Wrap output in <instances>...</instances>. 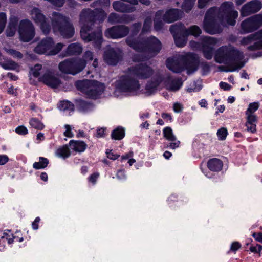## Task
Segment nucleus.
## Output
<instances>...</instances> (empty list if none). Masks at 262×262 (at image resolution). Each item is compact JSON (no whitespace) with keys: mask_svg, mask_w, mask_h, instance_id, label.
Masks as SVG:
<instances>
[{"mask_svg":"<svg viewBox=\"0 0 262 262\" xmlns=\"http://www.w3.org/2000/svg\"><path fill=\"white\" fill-rule=\"evenodd\" d=\"M152 74V69L142 63L128 69L126 75L122 76L116 83V90L127 95H135L140 88L135 79H145Z\"/></svg>","mask_w":262,"mask_h":262,"instance_id":"obj_1","label":"nucleus"},{"mask_svg":"<svg viewBox=\"0 0 262 262\" xmlns=\"http://www.w3.org/2000/svg\"><path fill=\"white\" fill-rule=\"evenodd\" d=\"M106 16L102 9H96L95 10H92L88 8L82 11L80 14V35L83 40L86 42L94 40L97 46L102 42L101 31H98L94 37L89 33V31L95 23L97 21L102 22Z\"/></svg>","mask_w":262,"mask_h":262,"instance_id":"obj_2","label":"nucleus"},{"mask_svg":"<svg viewBox=\"0 0 262 262\" xmlns=\"http://www.w3.org/2000/svg\"><path fill=\"white\" fill-rule=\"evenodd\" d=\"M239 52L231 46H223L216 52L214 59L219 63L228 64L229 67L226 72H233L242 68L244 66L243 63H237V58Z\"/></svg>","mask_w":262,"mask_h":262,"instance_id":"obj_3","label":"nucleus"},{"mask_svg":"<svg viewBox=\"0 0 262 262\" xmlns=\"http://www.w3.org/2000/svg\"><path fill=\"white\" fill-rule=\"evenodd\" d=\"M128 46L138 52H147L152 55L156 54L161 48V43L155 37H151L146 40H135L133 37L126 39Z\"/></svg>","mask_w":262,"mask_h":262,"instance_id":"obj_4","label":"nucleus"},{"mask_svg":"<svg viewBox=\"0 0 262 262\" xmlns=\"http://www.w3.org/2000/svg\"><path fill=\"white\" fill-rule=\"evenodd\" d=\"M182 85L183 81L180 78L172 79L169 76L163 78L158 77L147 84L146 90L147 93L151 94L164 86L170 91H177L180 89Z\"/></svg>","mask_w":262,"mask_h":262,"instance_id":"obj_5","label":"nucleus"},{"mask_svg":"<svg viewBox=\"0 0 262 262\" xmlns=\"http://www.w3.org/2000/svg\"><path fill=\"white\" fill-rule=\"evenodd\" d=\"M31 73L34 77H37L39 81L51 88H56L61 84L60 80L54 73L40 64H36L32 68Z\"/></svg>","mask_w":262,"mask_h":262,"instance_id":"obj_6","label":"nucleus"},{"mask_svg":"<svg viewBox=\"0 0 262 262\" xmlns=\"http://www.w3.org/2000/svg\"><path fill=\"white\" fill-rule=\"evenodd\" d=\"M53 29L54 32H59L64 38H70L74 34V29L69 18L58 13H53Z\"/></svg>","mask_w":262,"mask_h":262,"instance_id":"obj_7","label":"nucleus"},{"mask_svg":"<svg viewBox=\"0 0 262 262\" xmlns=\"http://www.w3.org/2000/svg\"><path fill=\"white\" fill-rule=\"evenodd\" d=\"M76 88L92 99H96L102 94L104 85L95 80H83L76 82Z\"/></svg>","mask_w":262,"mask_h":262,"instance_id":"obj_8","label":"nucleus"},{"mask_svg":"<svg viewBox=\"0 0 262 262\" xmlns=\"http://www.w3.org/2000/svg\"><path fill=\"white\" fill-rule=\"evenodd\" d=\"M63 45L58 43L55 45L51 38H46L39 42L34 49V52L40 54L54 55L58 53L63 48Z\"/></svg>","mask_w":262,"mask_h":262,"instance_id":"obj_9","label":"nucleus"},{"mask_svg":"<svg viewBox=\"0 0 262 262\" xmlns=\"http://www.w3.org/2000/svg\"><path fill=\"white\" fill-rule=\"evenodd\" d=\"M219 14L222 17V23L225 20L228 25L234 26L236 23V18L238 16V12L233 9V4L230 2L224 3L220 10Z\"/></svg>","mask_w":262,"mask_h":262,"instance_id":"obj_10","label":"nucleus"},{"mask_svg":"<svg viewBox=\"0 0 262 262\" xmlns=\"http://www.w3.org/2000/svg\"><path fill=\"white\" fill-rule=\"evenodd\" d=\"M85 67V62L82 60H67L59 65L60 70L63 73L75 75Z\"/></svg>","mask_w":262,"mask_h":262,"instance_id":"obj_11","label":"nucleus"},{"mask_svg":"<svg viewBox=\"0 0 262 262\" xmlns=\"http://www.w3.org/2000/svg\"><path fill=\"white\" fill-rule=\"evenodd\" d=\"M18 33L20 39L24 42H28L35 35L34 28L32 23L28 20H23L20 22Z\"/></svg>","mask_w":262,"mask_h":262,"instance_id":"obj_12","label":"nucleus"},{"mask_svg":"<svg viewBox=\"0 0 262 262\" xmlns=\"http://www.w3.org/2000/svg\"><path fill=\"white\" fill-rule=\"evenodd\" d=\"M262 25V15H256L247 18L241 25V32L246 34L257 30Z\"/></svg>","mask_w":262,"mask_h":262,"instance_id":"obj_13","label":"nucleus"},{"mask_svg":"<svg viewBox=\"0 0 262 262\" xmlns=\"http://www.w3.org/2000/svg\"><path fill=\"white\" fill-rule=\"evenodd\" d=\"M218 10L216 8H211L207 12L204 21L203 28L204 30L209 34H216L220 33L221 29L217 27L216 25L212 20L213 16L216 13Z\"/></svg>","mask_w":262,"mask_h":262,"instance_id":"obj_14","label":"nucleus"},{"mask_svg":"<svg viewBox=\"0 0 262 262\" xmlns=\"http://www.w3.org/2000/svg\"><path fill=\"white\" fill-rule=\"evenodd\" d=\"M32 19L36 24L40 26L44 34H48L50 30V26L47 24L45 16L37 8H33L30 13Z\"/></svg>","mask_w":262,"mask_h":262,"instance_id":"obj_15","label":"nucleus"},{"mask_svg":"<svg viewBox=\"0 0 262 262\" xmlns=\"http://www.w3.org/2000/svg\"><path fill=\"white\" fill-rule=\"evenodd\" d=\"M217 40L211 37L202 38V50L204 57L207 59L212 57L214 46L217 43Z\"/></svg>","mask_w":262,"mask_h":262,"instance_id":"obj_16","label":"nucleus"},{"mask_svg":"<svg viewBox=\"0 0 262 262\" xmlns=\"http://www.w3.org/2000/svg\"><path fill=\"white\" fill-rule=\"evenodd\" d=\"M129 32L128 28L124 26H118L113 27L107 29L105 35L108 38L116 39L123 37Z\"/></svg>","mask_w":262,"mask_h":262,"instance_id":"obj_17","label":"nucleus"},{"mask_svg":"<svg viewBox=\"0 0 262 262\" xmlns=\"http://www.w3.org/2000/svg\"><path fill=\"white\" fill-rule=\"evenodd\" d=\"M121 55V52L118 49L108 48L105 52L104 59L108 64L115 65L118 62Z\"/></svg>","mask_w":262,"mask_h":262,"instance_id":"obj_18","label":"nucleus"},{"mask_svg":"<svg viewBox=\"0 0 262 262\" xmlns=\"http://www.w3.org/2000/svg\"><path fill=\"white\" fill-rule=\"evenodd\" d=\"M261 8V3L258 1L254 0L244 5L241 11L242 16H246L252 13L259 11Z\"/></svg>","mask_w":262,"mask_h":262,"instance_id":"obj_19","label":"nucleus"},{"mask_svg":"<svg viewBox=\"0 0 262 262\" xmlns=\"http://www.w3.org/2000/svg\"><path fill=\"white\" fill-rule=\"evenodd\" d=\"M170 31L173 34L176 45L179 47H182L186 45V40L184 36L179 37L177 33H184V29L181 26L173 25L170 28Z\"/></svg>","mask_w":262,"mask_h":262,"instance_id":"obj_20","label":"nucleus"},{"mask_svg":"<svg viewBox=\"0 0 262 262\" xmlns=\"http://www.w3.org/2000/svg\"><path fill=\"white\" fill-rule=\"evenodd\" d=\"M163 135L167 140L170 142L168 146L170 148L174 149L179 146L180 142L177 140L170 127H167L163 129Z\"/></svg>","mask_w":262,"mask_h":262,"instance_id":"obj_21","label":"nucleus"},{"mask_svg":"<svg viewBox=\"0 0 262 262\" xmlns=\"http://www.w3.org/2000/svg\"><path fill=\"white\" fill-rule=\"evenodd\" d=\"M182 12L178 9H171L167 11L164 16V20L167 23H171L181 17Z\"/></svg>","mask_w":262,"mask_h":262,"instance_id":"obj_22","label":"nucleus"},{"mask_svg":"<svg viewBox=\"0 0 262 262\" xmlns=\"http://www.w3.org/2000/svg\"><path fill=\"white\" fill-rule=\"evenodd\" d=\"M167 67L171 71L179 73L183 70L180 61L175 58H168L166 61Z\"/></svg>","mask_w":262,"mask_h":262,"instance_id":"obj_23","label":"nucleus"},{"mask_svg":"<svg viewBox=\"0 0 262 262\" xmlns=\"http://www.w3.org/2000/svg\"><path fill=\"white\" fill-rule=\"evenodd\" d=\"M69 145L71 150L76 152H83L86 148V144L83 141L71 140L69 143Z\"/></svg>","mask_w":262,"mask_h":262,"instance_id":"obj_24","label":"nucleus"},{"mask_svg":"<svg viewBox=\"0 0 262 262\" xmlns=\"http://www.w3.org/2000/svg\"><path fill=\"white\" fill-rule=\"evenodd\" d=\"M246 121L245 126L247 131L254 133L256 131V116L246 115Z\"/></svg>","mask_w":262,"mask_h":262,"instance_id":"obj_25","label":"nucleus"},{"mask_svg":"<svg viewBox=\"0 0 262 262\" xmlns=\"http://www.w3.org/2000/svg\"><path fill=\"white\" fill-rule=\"evenodd\" d=\"M255 42L252 46L248 47L249 50H255L262 48V29L253 34Z\"/></svg>","mask_w":262,"mask_h":262,"instance_id":"obj_26","label":"nucleus"},{"mask_svg":"<svg viewBox=\"0 0 262 262\" xmlns=\"http://www.w3.org/2000/svg\"><path fill=\"white\" fill-rule=\"evenodd\" d=\"M207 166L210 170L217 171L222 169L223 163L220 160L213 158L208 161Z\"/></svg>","mask_w":262,"mask_h":262,"instance_id":"obj_27","label":"nucleus"},{"mask_svg":"<svg viewBox=\"0 0 262 262\" xmlns=\"http://www.w3.org/2000/svg\"><path fill=\"white\" fill-rule=\"evenodd\" d=\"M18 19L16 17H12L6 30L7 36H13L16 33Z\"/></svg>","mask_w":262,"mask_h":262,"instance_id":"obj_28","label":"nucleus"},{"mask_svg":"<svg viewBox=\"0 0 262 262\" xmlns=\"http://www.w3.org/2000/svg\"><path fill=\"white\" fill-rule=\"evenodd\" d=\"M77 105L79 110L82 113H88L93 110L94 105L85 101L79 100L77 101Z\"/></svg>","mask_w":262,"mask_h":262,"instance_id":"obj_29","label":"nucleus"},{"mask_svg":"<svg viewBox=\"0 0 262 262\" xmlns=\"http://www.w3.org/2000/svg\"><path fill=\"white\" fill-rule=\"evenodd\" d=\"M113 8L117 11L120 12H132L134 11V8L133 7H129L121 2H116L113 4Z\"/></svg>","mask_w":262,"mask_h":262,"instance_id":"obj_30","label":"nucleus"},{"mask_svg":"<svg viewBox=\"0 0 262 262\" xmlns=\"http://www.w3.org/2000/svg\"><path fill=\"white\" fill-rule=\"evenodd\" d=\"M82 50V47L79 43L70 45L67 50V55L79 54Z\"/></svg>","mask_w":262,"mask_h":262,"instance_id":"obj_31","label":"nucleus"},{"mask_svg":"<svg viewBox=\"0 0 262 262\" xmlns=\"http://www.w3.org/2000/svg\"><path fill=\"white\" fill-rule=\"evenodd\" d=\"M128 16L126 15H124L122 17H120L117 14L115 13H112L108 17V20L111 23H116L120 22H127L130 20L128 18Z\"/></svg>","mask_w":262,"mask_h":262,"instance_id":"obj_32","label":"nucleus"},{"mask_svg":"<svg viewBox=\"0 0 262 262\" xmlns=\"http://www.w3.org/2000/svg\"><path fill=\"white\" fill-rule=\"evenodd\" d=\"M71 155L69 148L67 145H64L57 149L56 155L58 157L66 159Z\"/></svg>","mask_w":262,"mask_h":262,"instance_id":"obj_33","label":"nucleus"},{"mask_svg":"<svg viewBox=\"0 0 262 262\" xmlns=\"http://www.w3.org/2000/svg\"><path fill=\"white\" fill-rule=\"evenodd\" d=\"M2 239L4 238H6L8 240V243L9 244H11L13 239H15V241L21 242L23 241V238L22 237H19L18 236L15 235L13 236L11 233L10 231H7V232H5L3 233V235L2 236Z\"/></svg>","mask_w":262,"mask_h":262,"instance_id":"obj_34","label":"nucleus"},{"mask_svg":"<svg viewBox=\"0 0 262 262\" xmlns=\"http://www.w3.org/2000/svg\"><path fill=\"white\" fill-rule=\"evenodd\" d=\"M201 33V30L197 26H192L188 29L184 30V34L186 35H192L198 36Z\"/></svg>","mask_w":262,"mask_h":262,"instance_id":"obj_35","label":"nucleus"},{"mask_svg":"<svg viewBox=\"0 0 262 262\" xmlns=\"http://www.w3.org/2000/svg\"><path fill=\"white\" fill-rule=\"evenodd\" d=\"M39 161L34 163L33 167L36 169H42L46 167L49 163V160L43 157L39 158Z\"/></svg>","mask_w":262,"mask_h":262,"instance_id":"obj_36","label":"nucleus"},{"mask_svg":"<svg viewBox=\"0 0 262 262\" xmlns=\"http://www.w3.org/2000/svg\"><path fill=\"white\" fill-rule=\"evenodd\" d=\"M125 136L124 129L122 127H118L114 129L112 133V137L115 140H121Z\"/></svg>","mask_w":262,"mask_h":262,"instance_id":"obj_37","label":"nucleus"},{"mask_svg":"<svg viewBox=\"0 0 262 262\" xmlns=\"http://www.w3.org/2000/svg\"><path fill=\"white\" fill-rule=\"evenodd\" d=\"M259 106L258 102L251 103L249 105L248 108L246 111V115L256 116L254 113Z\"/></svg>","mask_w":262,"mask_h":262,"instance_id":"obj_38","label":"nucleus"},{"mask_svg":"<svg viewBox=\"0 0 262 262\" xmlns=\"http://www.w3.org/2000/svg\"><path fill=\"white\" fill-rule=\"evenodd\" d=\"M29 124L32 127L38 130H42L45 127L43 124L36 118L31 119Z\"/></svg>","mask_w":262,"mask_h":262,"instance_id":"obj_39","label":"nucleus"},{"mask_svg":"<svg viewBox=\"0 0 262 262\" xmlns=\"http://www.w3.org/2000/svg\"><path fill=\"white\" fill-rule=\"evenodd\" d=\"M255 42V40L254 39V36H253V34H251L250 35L247 36V37H245L243 38L241 40V44L243 46H248L249 45L251 46V45L253 43L254 45V42Z\"/></svg>","mask_w":262,"mask_h":262,"instance_id":"obj_40","label":"nucleus"},{"mask_svg":"<svg viewBox=\"0 0 262 262\" xmlns=\"http://www.w3.org/2000/svg\"><path fill=\"white\" fill-rule=\"evenodd\" d=\"M58 108L61 111L71 110L73 111L74 105L69 101H61L58 105Z\"/></svg>","mask_w":262,"mask_h":262,"instance_id":"obj_41","label":"nucleus"},{"mask_svg":"<svg viewBox=\"0 0 262 262\" xmlns=\"http://www.w3.org/2000/svg\"><path fill=\"white\" fill-rule=\"evenodd\" d=\"M1 65L5 70H15L18 67V65L12 61H8L5 63H1Z\"/></svg>","mask_w":262,"mask_h":262,"instance_id":"obj_42","label":"nucleus"},{"mask_svg":"<svg viewBox=\"0 0 262 262\" xmlns=\"http://www.w3.org/2000/svg\"><path fill=\"white\" fill-rule=\"evenodd\" d=\"M195 0H185L182 8L186 12L190 11L194 4Z\"/></svg>","mask_w":262,"mask_h":262,"instance_id":"obj_43","label":"nucleus"},{"mask_svg":"<svg viewBox=\"0 0 262 262\" xmlns=\"http://www.w3.org/2000/svg\"><path fill=\"white\" fill-rule=\"evenodd\" d=\"M5 51L8 54L11 55L13 57L21 58L23 57V55L21 54V53L13 49H5Z\"/></svg>","mask_w":262,"mask_h":262,"instance_id":"obj_44","label":"nucleus"},{"mask_svg":"<svg viewBox=\"0 0 262 262\" xmlns=\"http://www.w3.org/2000/svg\"><path fill=\"white\" fill-rule=\"evenodd\" d=\"M6 15L4 13H0V34L3 32L6 23Z\"/></svg>","mask_w":262,"mask_h":262,"instance_id":"obj_45","label":"nucleus"},{"mask_svg":"<svg viewBox=\"0 0 262 262\" xmlns=\"http://www.w3.org/2000/svg\"><path fill=\"white\" fill-rule=\"evenodd\" d=\"M249 250L252 253L258 254V256L260 257L261 256L262 246L259 244H257L255 246H251L249 248Z\"/></svg>","mask_w":262,"mask_h":262,"instance_id":"obj_46","label":"nucleus"},{"mask_svg":"<svg viewBox=\"0 0 262 262\" xmlns=\"http://www.w3.org/2000/svg\"><path fill=\"white\" fill-rule=\"evenodd\" d=\"M228 132L226 128H221L218 130L217 132V135L220 140H223L225 139Z\"/></svg>","mask_w":262,"mask_h":262,"instance_id":"obj_47","label":"nucleus"},{"mask_svg":"<svg viewBox=\"0 0 262 262\" xmlns=\"http://www.w3.org/2000/svg\"><path fill=\"white\" fill-rule=\"evenodd\" d=\"M64 128L65 129V131L63 132L64 136L68 138H72L74 137V134L72 132V127L70 125L66 124L64 126Z\"/></svg>","mask_w":262,"mask_h":262,"instance_id":"obj_48","label":"nucleus"},{"mask_svg":"<svg viewBox=\"0 0 262 262\" xmlns=\"http://www.w3.org/2000/svg\"><path fill=\"white\" fill-rule=\"evenodd\" d=\"M151 21L150 19H146L144 23V26L142 29V33H145L148 31L150 28Z\"/></svg>","mask_w":262,"mask_h":262,"instance_id":"obj_49","label":"nucleus"},{"mask_svg":"<svg viewBox=\"0 0 262 262\" xmlns=\"http://www.w3.org/2000/svg\"><path fill=\"white\" fill-rule=\"evenodd\" d=\"M84 59H79L78 60H82L85 62V64L87 61L92 60L93 59V53L90 51H86L85 52L83 56Z\"/></svg>","mask_w":262,"mask_h":262,"instance_id":"obj_50","label":"nucleus"},{"mask_svg":"<svg viewBox=\"0 0 262 262\" xmlns=\"http://www.w3.org/2000/svg\"><path fill=\"white\" fill-rule=\"evenodd\" d=\"M15 132L19 135H26L28 131L27 128L24 126H19L15 129Z\"/></svg>","mask_w":262,"mask_h":262,"instance_id":"obj_51","label":"nucleus"},{"mask_svg":"<svg viewBox=\"0 0 262 262\" xmlns=\"http://www.w3.org/2000/svg\"><path fill=\"white\" fill-rule=\"evenodd\" d=\"M202 89V86L201 85L198 84L196 85L195 84H193V85L191 87H189L186 89L187 92L189 93L197 92L200 91Z\"/></svg>","mask_w":262,"mask_h":262,"instance_id":"obj_52","label":"nucleus"},{"mask_svg":"<svg viewBox=\"0 0 262 262\" xmlns=\"http://www.w3.org/2000/svg\"><path fill=\"white\" fill-rule=\"evenodd\" d=\"M183 105L179 102H176L173 104V109L176 113H180L183 110Z\"/></svg>","mask_w":262,"mask_h":262,"instance_id":"obj_53","label":"nucleus"},{"mask_svg":"<svg viewBox=\"0 0 262 262\" xmlns=\"http://www.w3.org/2000/svg\"><path fill=\"white\" fill-rule=\"evenodd\" d=\"M99 176V174L98 173H94L91 175L89 178V182H91L93 184H95Z\"/></svg>","mask_w":262,"mask_h":262,"instance_id":"obj_54","label":"nucleus"},{"mask_svg":"<svg viewBox=\"0 0 262 262\" xmlns=\"http://www.w3.org/2000/svg\"><path fill=\"white\" fill-rule=\"evenodd\" d=\"M9 161V158L6 155H0V165H4Z\"/></svg>","mask_w":262,"mask_h":262,"instance_id":"obj_55","label":"nucleus"},{"mask_svg":"<svg viewBox=\"0 0 262 262\" xmlns=\"http://www.w3.org/2000/svg\"><path fill=\"white\" fill-rule=\"evenodd\" d=\"M117 178L120 180H123L126 179V177L125 171L123 170H118L117 173Z\"/></svg>","mask_w":262,"mask_h":262,"instance_id":"obj_56","label":"nucleus"},{"mask_svg":"<svg viewBox=\"0 0 262 262\" xmlns=\"http://www.w3.org/2000/svg\"><path fill=\"white\" fill-rule=\"evenodd\" d=\"M107 157L110 159L115 160L119 157V155L116 154L112 152L111 151H106Z\"/></svg>","mask_w":262,"mask_h":262,"instance_id":"obj_57","label":"nucleus"},{"mask_svg":"<svg viewBox=\"0 0 262 262\" xmlns=\"http://www.w3.org/2000/svg\"><path fill=\"white\" fill-rule=\"evenodd\" d=\"M252 235L256 241L262 243V233H261L254 232V233H253Z\"/></svg>","mask_w":262,"mask_h":262,"instance_id":"obj_58","label":"nucleus"},{"mask_svg":"<svg viewBox=\"0 0 262 262\" xmlns=\"http://www.w3.org/2000/svg\"><path fill=\"white\" fill-rule=\"evenodd\" d=\"M96 4L102 7H107L110 5V0H99Z\"/></svg>","mask_w":262,"mask_h":262,"instance_id":"obj_59","label":"nucleus"},{"mask_svg":"<svg viewBox=\"0 0 262 262\" xmlns=\"http://www.w3.org/2000/svg\"><path fill=\"white\" fill-rule=\"evenodd\" d=\"M241 245L239 243L237 242H233L231 246L230 249L232 251H236L240 248Z\"/></svg>","mask_w":262,"mask_h":262,"instance_id":"obj_60","label":"nucleus"},{"mask_svg":"<svg viewBox=\"0 0 262 262\" xmlns=\"http://www.w3.org/2000/svg\"><path fill=\"white\" fill-rule=\"evenodd\" d=\"M105 129L104 128H99L97 130L96 136L98 138L103 137L105 134Z\"/></svg>","mask_w":262,"mask_h":262,"instance_id":"obj_61","label":"nucleus"},{"mask_svg":"<svg viewBox=\"0 0 262 262\" xmlns=\"http://www.w3.org/2000/svg\"><path fill=\"white\" fill-rule=\"evenodd\" d=\"M220 86L221 89L226 91L230 90L231 88L230 85L229 84L224 82H221L220 83Z\"/></svg>","mask_w":262,"mask_h":262,"instance_id":"obj_62","label":"nucleus"},{"mask_svg":"<svg viewBox=\"0 0 262 262\" xmlns=\"http://www.w3.org/2000/svg\"><path fill=\"white\" fill-rule=\"evenodd\" d=\"M133 156V151H130L129 152H128L127 154H125V155H123L121 157V161H122L123 160H127V159H129L130 158H132Z\"/></svg>","mask_w":262,"mask_h":262,"instance_id":"obj_63","label":"nucleus"},{"mask_svg":"<svg viewBox=\"0 0 262 262\" xmlns=\"http://www.w3.org/2000/svg\"><path fill=\"white\" fill-rule=\"evenodd\" d=\"M40 219L39 217H37L34 221L32 224V226L33 229L36 230L38 228V224L39 222Z\"/></svg>","mask_w":262,"mask_h":262,"instance_id":"obj_64","label":"nucleus"}]
</instances>
